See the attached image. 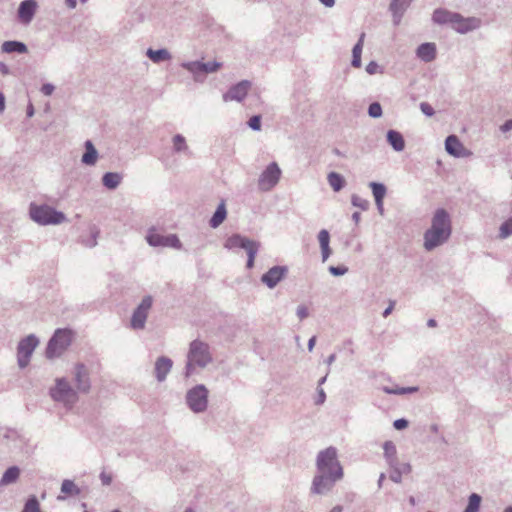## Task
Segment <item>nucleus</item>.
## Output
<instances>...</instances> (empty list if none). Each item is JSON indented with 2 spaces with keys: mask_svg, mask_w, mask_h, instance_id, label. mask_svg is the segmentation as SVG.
<instances>
[{
  "mask_svg": "<svg viewBox=\"0 0 512 512\" xmlns=\"http://www.w3.org/2000/svg\"><path fill=\"white\" fill-rule=\"evenodd\" d=\"M344 476L343 467L338 459L337 449L330 446L318 452L316 457V474L310 491L312 494L327 495L335 484Z\"/></svg>",
  "mask_w": 512,
  "mask_h": 512,
  "instance_id": "f257e3e1",
  "label": "nucleus"
},
{
  "mask_svg": "<svg viewBox=\"0 0 512 512\" xmlns=\"http://www.w3.org/2000/svg\"><path fill=\"white\" fill-rule=\"evenodd\" d=\"M452 233L451 219L445 209H437L432 217L431 226L423 235V246L426 251H432L435 248L446 243Z\"/></svg>",
  "mask_w": 512,
  "mask_h": 512,
  "instance_id": "f03ea898",
  "label": "nucleus"
},
{
  "mask_svg": "<svg viewBox=\"0 0 512 512\" xmlns=\"http://www.w3.org/2000/svg\"><path fill=\"white\" fill-rule=\"evenodd\" d=\"M213 361L210 347L207 343L201 340H193L189 345L187 353V362L184 371V377H191L195 368H205Z\"/></svg>",
  "mask_w": 512,
  "mask_h": 512,
  "instance_id": "7ed1b4c3",
  "label": "nucleus"
},
{
  "mask_svg": "<svg viewBox=\"0 0 512 512\" xmlns=\"http://www.w3.org/2000/svg\"><path fill=\"white\" fill-rule=\"evenodd\" d=\"M30 218L39 225H57L66 220L63 212L57 211L49 205H36L30 204L29 207Z\"/></svg>",
  "mask_w": 512,
  "mask_h": 512,
  "instance_id": "20e7f679",
  "label": "nucleus"
},
{
  "mask_svg": "<svg viewBox=\"0 0 512 512\" xmlns=\"http://www.w3.org/2000/svg\"><path fill=\"white\" fill-rule=\"evenodd\" d=\"M209 391L204 384H197L186 393L185 400L189 409L194 413H202L208 407Z\"/></svg>",
  "mask_w": 512,
  "mask_h": 512,
  "instance_id": "39448f33",
  "label": "nucleus"
},
{
  "mask_svg": "<svg viewBox=\"0 0 512 512\" xmlns=\"http://www.w3.org/2000/svg\"><path fill=\"white\" fill-rule=\"evenodd\" d=\"M71 343L70 332L66 329H57L48 341L46 357L53 359L62 355Z\"/></svg>",
  "mask_w": 512,
  "mask_h": 512,
  "instance_id": "423d86ee",
  "label": "nucleus"
},
{
  "mask_svg": "<svg viewBox=\"0 0 512 512\" xmlns=\"http://www.w3.org/2000/svg\"><path fill=\"white\" fill-rule=\"evenodd\" d=\"M181 66L193 75L196 82H203L205 75L218 71L222 67V63L218 61H210L206 63L201 61H191L183 62Z\"/></svg>",
  "mask_w": 512,
  "mask_h": 512,
  "instance_id": "0eeeda50",
  "label": "nucleus"
},
{
  "mask_svg": "<svg viewBox=\"0 0 512 512\" xmlns=\"http://www.w3.org/2000/svg\"><path fill=\"white\" fill-rule=\"evenodd\" d=\"M51 396L55 401L63 402L69 407H72L78 399L77 392L64 378L56 380L55 388L51 389Z\"/></svg>",
  "mask_w": 512,
  "mask_h": 512,
  "instance_id": "6e6552de",
  "label": "nucleus"
},
{
  "mask_svg": "<svg viewBox=\"0 0 512 512\" xmlns=\"http://www.w3.org/2000/svg\"><path fill=\"white\" fill-rule=\"evenodd\" d=\"M153 304V298L148 295L145 296L139 305L134 309L131 320H130V326L134 330H143L145 328L146 320L149 314V311Z\"/></svg>",
  "mask_w": 512,
  "mask_h": 512,
  "instance_id": "1a4fd4ad",
  "label": "nucleus"
},
{
  "mask_svg": "<svg viewBox=\"0 0 512 512\" xmlns=\"http://www.w3.org/2000/svg\"><path fill=\"white\" fill-rule=\"evenodd\" d=\"M281 177V169L276 162L270 163L260 174L258 179V187L261 191L272 190L279 182Z\"/></svg>",
  "mask_w": 512,
  "mask_h": 512,
  "instance_id": "9d476101",
  "label": "nucleus"
},
{
  "mask_svg": "<svg viewBox=\"0 0 512 512\" xmlns=\"http://www.w3.org/2000/svg\"><path fill=\"white\" fill-rule=\"evenodd\" d=\"M39 344L38 338L31 334L23 338L17 346V361L20 368H25L29 362L30 357Z\"/></svg>",
  "mask_w": 512,
  "mask_h": 512,
  "instance_id": "9b49d317",
  "label": "nucleus"
},
{
  "mask_svg": "<svg viewBox=\"0 0 512 512\" xmlns=\"http://www.w3.org/2000/svg\"><path fill=\"white\" fill-rule=\"evenodd\" d=\"M146 241L150 246L153 247H171L175 249L181 248V242L177 235L169 234L162 235L157 232V230L152 227L148 230L146 235Z\"/></svg>",
  "mask_w": 512,
  "mask_h": 512,
  "instance_id": "f8f14e48",
  "label": "nucleus"
},
{
  "mask_svg": "<svg viewBox=\"0 0 512 512\" xmlns=\"http://www.w3.org/2000/svg\"><path fill=\"white\" fill-rule=\"evenodd\" d=\"M482 26V20L478 17H463L457 13L452 29L459 34H467Z\"/></svg>",
  "mask_w": 512,
  "mask_h": 512,
  "instance_id": "ddd939ff",
  "label": "nucleus"
},
{
  "mask_svg": "<svg viewBox=\"0 0 512 512\" xmlns=\"http://www.w3.org/2000/svg\"><path fill=\"white\" fill-rule=\"evenodd\" d=\"M288 274L287 266L276 265L261 276V282L268 288H275Z\"/></svg>",
  "mask_w": 512,
  "mask_h": 512,
  "instance_id": "4468645a",
  "label": "nucleus"
},
{
  "mask_svg": "<svg viewBox=\"0 0 512 512\" xmlns=\"http://www.w3.org/2000/svg\"><path fill=\"white\" fill-rule=\"evenodd\" d=\"M445 150L449 155L457 158L472 155V152L464 147L456 135H449L445 139Z\"/></svg>",
  "mask_w": 512,
  "mask_h": 512,
  "instance_id": "2eb2a0df",
  "label": "nucleus"
},
{
  "mask_svg": "<svg viewBox=\"0 0 512 512\" xmlns=\"http://www.w3.org/2000/svg\"><path fill=\"white\" fill-rule=\"evenodd\" d=\"M250 88L251 82L248 80H242L230 87V89L223 95V100L225 102L232 100L241 102L246 97Z\"/></svg>",
  "mask_w": 512,
  "mask_h": 512,
  "instance_id": "dca6fc26",
  "label": "nucleus"
},
{
  "mask_svg": "<svg viewBox=\"0 0 512 512\" xmlns=\"http://www.w3.org/2000/svg\"><path fill=\"white\" fill-rule=\"evenodd\" d=\"M37 10V2L35 0H24L20 3L17 11L19 21L28 25L33 20Z\"/></svg>",
  "mask_w": 512,
  "mask_h": 512,
  "instance_id": "f3484780",
  "label": "nucleus"
},
{
  "mask_svg": "<svg viewBox=\"0 0 512 512\" xmlns=\"http://www.w3.org/2000/svg\"><path fill=\"white\" fill-rule=\"evenodd\" d=\"M74 381L79 392L87 393L90 390L89 373L84 364L78 363L75 366Z\"/></svg>",
  "mask_w": 512,
  "mask_h": 512,
  "instance_id": "a211bd4d",
  "label": "nucleus"
},
{
  "mask_svg": "<svg viewBox=\"0 0 512 512\" xmlns=\"http://www.w3.org/2000/svg\"><path fill=\"white\" fill-rule=\"evenodd\" d=\"M173 361L166 356H160L156 359L154 366V374L158 382H164L170 373Z\"/></svg>",
  "mask_w": 512,
  "mask_h": 512,
  "instance_id": "6ab92c4d",
  "label": "nucleus"
},
{
  "mask_svg": "<svg viewBox=\"0 0 512 512\" xmlns=\"http://www.w3.org/2000/svg\"><path fill=\"white\" fill-rule=\"evenodd\" d=\"M411 0H391L389 5V10L393 16V22L395 25H398L407 10L410 6Z\"/></svg>",
  "mask_w": 512,
  "mask_h": 512,
  "instance_id": "aec40b11",
  "label": "nucleus"
},
{
  "mask_svg": "<svg viewBox=\"0 0 512 512\" xmlns=\"http://www.w3.org/2000/svg\"><path fill=\"white\" fill-rule=\"evenodd\" d=\"M457 15V12H452L447 9L438 8L434 10L432 15V20L434 23L439 25H450L451 28L453 27L455 17Z\"/></svg>",
  "mask_w": 512,
  "mask_h": 512,
  "instance_id": "412c9836",
  "label": "nucleus"
},
{
  "mask_svg": "<svg viewBox=\"0 0 512 512\" xmlns=\"http://www.w3.org/2000/svg\"><path fill=\"white\" fill-rule=\"evenodd\" d=\"M416 55L426 63L432 62L436 58V45L430 42L422 43L418 46Z\"/></svg>",
  "mask_w": 512,
  "mask_h": 512,
  "instance_id": "4be33fe9",
  "label": "nucleus"
},
{
  "mask_svg": "<svg viewBox=\"0 0 512 512\" xmlns=\"http://www.w3.org/2000/svg\"><path fill=\"white\" fill-rule=\"evenodd\" d=\"M253 241L254 240H251L240 234H233L227 238V240L224 243V247L226 249L241 248L246 250L248 246L252 244Z\"/></svg>",
  "mask_w": 512,
  "mask_h": 512,
  "instance_id": "5701e85b",
  "label": "nucleus"
},
{
  "mask_svg": "<svg viewBox=\"0 0 512 512\" xmlns=\"http://www.w3.org/2000/svg\"><path fill=\"white\" fill-rule=\"evenodd\" d=\"M85 146V152L82 156V163L85 165L93 166L95 165L97 158H98V152L93 145L92 141L87 140L84 144Z\"/></svg>",
  "mask_w": 512,
  "mask_h": 512,
  "instance_id": "b1692460",
  "label": "nucleus"
},
{
  "mask_svg": "<svg viewBox=\"0 0 512 512\" xmlns=\"http://www.w3.org/2000/svg\"><path fill=\"white\" fill-rule=\"evenodd\" d=\"M387 142L397 152H401L405 148L404 138L402 134L396 130H389L387 132Z\"/></svg>",
  "mask_w": 512,
  "mask_h": 512,
  "instance_id": "393cba45",
  "label": "nucleus"
},
{
  "mask_svg": "<svg viewBox=\"0 0 512 512\" xmlns=\"http://www.w3.org/2000/svg\"><path fill=\"white\" fill-rule=\"evenodd\" d=\"M146 56L154 63H160L163 61H169L171 60L172 56L170 52L165 49L161 48L158 50H154L152 48H148L146 51Z\"/></svg>",
  "mask_w": 512,
  "mask_h": 512,
  "instance_id": "a878e982",
  "label": "nucleus"
},
{
  "mask_svg": "<svg viewBox=\"0 0 512 512\" xmlns=\"http://www.w3.org/2000/svg\"><path fill=\"white\" fill-rule=\"evenodd\" d=\"M2 52L4 53H19L24 54L28 51L27 46L25 43L16 41V40H10L5 41L1 46Z\"/></svg>",
  "mask_w": 512,
  "mask_h": 512,
  "instance_id": "bb28decb",
  "label": "nucleus"
},
{
  "mask_svg": "<svg viewBox=\"0 0 512 512\" xmlns=\"http://www.w3.org/2000/svg\"><path fill=\"white\" fill-rule=\"evenodd\" d=\"M226 216H227L226 206H225L224 201H222L216 208L211 219L209 220L210 227H212V228L219 227L226 219Z\"/></svg>",
  "mask_w": 512,
  "mask_h": 512,
  "instance_id": "cd10ccee",
  "label": "nucleus"
},
{
  "mask_svg": "<svg viewBox=\"0 0 512 512\" xmlns=\"http://www.w3.org/2000/svg\"><path fill=\"white\" fill-rule=\"evenodd\" d=\"M122 175L117 172H106L102 177V184L109 190L116 189L121 181Z\"/></svg>",
  "mask_w": 512,
  "mask_h": 512,
  "instance_id": "c85d7f7f",
  "label": "nucleus"
},
{
  "mask_svg": "<svg viewBox=\"0 0 512 512\" xmlns=\"http://www.w3.org/2000/svg\"><path fill=\"white\" fill-rule=\"evenodd\" d=\"M364 38H365V33H361L357 43L354 45L353 49H352V61H351V65L355 68H360L361 67V54H362V49H363V45H364Z\"/></svg>",
  "mask_w": 512,
  "mask_h": 512,
  "instance_id": "c756f323",
  "label": "nucleus"
},
{
  "mask_svg": "<svg viewBox=\"0 0 512 512\" xmlns=\"http://www.w3.org/2000/svg\"><path fill=\"white\" fill-rule=\"evenodd\" d=\"M20 476V469L17 466L9 467L0 479V487L15 483Z\"/></svg>",
  "mask_w": 512,
  "mask_h": 512,
  "instance_id": "7c9ffc66",
  "label": "nucleus"
},
{
  "mask_svg": "<svg viewBox=\"0 0 512 512\" xmlns=\"http://www.w3.org/2000/svg\"><path fill=\"white\" fill-rule=\"evenodd\" d=\"M384 449V456L386 458V461L390 467H394V465L397 464V457H396V446L391 441H386L383 444Z\"/></svg>",
  "mask_w": 512,
  "mask_h": 512,
  "instance_id": "2f4dec72",
  "label": "nucleus"
},
{
  "mask_svg": "<svg viewBox=\"0 0 512 512\" xmlns=\"http://www.w3.org/2000/svg\"><path fill=\"white\" fill-rule=\"evenodd\" d=\"M327 180H328L329 185L335 192H339L345 186L344 177L337 172H330L327 175Z\"/></svg>",
  "mask_w": 512,
  "mask_h": 512,
  "instance_id": "473e14b6",
  "label": "nucleus"
},
{
  "mask_svg": "<svg viewBox=\"0 0 512 512\" xmlns=\"http://www.w3.org/2000/svg\"><path fill=\"white\" fill-rule=\"evenodd\" d=\"M61 493L68 496H78L81 490L72 480L65 479L61 484Z\"/></svg>",
  "mask_w": 512,
  "mask_h": 512,
  "instance_id": "72a5a7b5",
  "label": "nucleus"
},
{
  "mask_svg": "<svg viewBox=\"0 0 512 512\" xmlns=\"http://www.w3.org/2000/svg\"><path fill=\"white\" fill-rule=\"evenodd\" d=\"M382 390L387 394L404 395V394H411V393L417 392L418 387H415V386H413V387H398L396 385L393 387L384 386L382 388Z\"/></svg>",
  "mask_w": 512,
  "mask_h": 512,
  "instance_id": "f704fd0d",
  "label": "nucleus"
},
{
  "mask_svg": "<svg viewBox=\"0 0 512 512\" xmlns=\"http://www.w3.org/2000/svg\"><path fill=\"white\" fill-rule=\"evenodd\" d=\"M260 243L257 241H253L251 245L245 250L248 256L246 267L251 269L254 267L255 257L259 251Z\"/></svg>",
  "mask_w": 512,
  "mask_h": 512,
  "instance_id": "c9c22d12",
  "label": "nucleus"
},
{
  "mask_svg": "<svg viewBox=\"0 0 512 512\" xmlns=\"http://www.w3.org/2000/svg\"><path fill=\"white\" fill-rule=\"evenodd\" d=\"M369 187L372 190V194L375 201L384 200L387 189L386 186L379 182H370Z\"/></svg>",
  "mask_w": 512,
  "mask_h": 512,
  "instance_id": "e433bc0d",
  "label": "nucleus"
},
{
  "mask_svg": "<svg viewBox=\"0 0 512 512\" xmlns=\"http://www.w3.org/2000/svg\"><path fill=\"white\" fill-rule=\"evenodd\" d=\"M480 503L481 496L476 493H472L469 496L468 505L466 506L464 512H478L480 508Z\"/></svg>",
  "mask_w": 512,
  "mask_h": 512,
  "instance_id": "4c0bfd02",
  "label": "nucleus"
},
{
  "mask_svg": "<svg viewBox=\"0 0 512 512\" xmlns=\"http://www.w3.org/2000/svg\"><path fill=\"white\" fill-rule=\"evenodd\" d=\"M22 512H41L40 504L36 496L33 495L27 499Z\"/></svg>",
  "mask_w": 512,
  "mask_h": 512,
  "instance_id": "58836bf2",
  "label": "nucleus"
},
{
  "mask_svg": "<svg viewBox=\"0 0 512 512\" xmlns=\"http://www.w3.org/2000/svg\"><path fill=\"white\" fill-rule=\"evenodd\" d=\"M512 235V217L503 222L499 229V238L506 239Z\"/></svg>",
  "mask_w": 512,
  "mask_h": 512,
  "instance_id": "ea45409f",
  "label": "nucleus"
},
{
  "mask_svg": "<svg viewBox=\"0 0 512 512\" xmlns=\"http://www.w3.org/2000/svg\"><path fill=\"white\" fill-rule=\"evenodd\" d=\"M173 148L175 152H182L188 149L185 138L181 134L173 137Z\"/></svg>",
  "mask_w": 512,
  "mask_h": 512,
  "instance_id": "a19ab883",
  "label": "nucleus"
},
{
  "mask_svg": "<svg viewBox=\"0 0 512 512\" xmlns=\"http://www.w3.org/2000/svg\"><path fill=\"white\" fill-rule=\"evenodd\" d=\"M351 203L353 206L358 207L363 211H366L369 208V202L357 194L352 195Z\"/></svg>",
  "mask_w": 512,
  "mask_h": 512,
  "instance_id": "79ce46f5",
  "label": "nucleus"
},
{
  "mask_svg": "<svg viewBox=\"0 0 512 512\" xmlns=\"http://www.w3.org/2000/svg\"><path fill=\"white\" fill-rule=\"evenodd\" d=\"M382 107L379 102H373L368 107V115L371 118H380L382 116Z\"/></svg>",
  "mask_w": 512,
  "mask_h": 512,
  "instance_id": "37998d69",
  "label": "nucleus"
},
{
  "mask_svg": "<svg viewBox=\"0 0 512 512\" xmlns=\"http://www.w3.org/2000/svg\"><path fill=\"white\" fill-rule=\"evenodd\" d=\"M318 241L321 247H328L330 243V234L326 229L320 230L318 233Z\"/></svg>",
  "mask_w": 512,
  "mask_h": 512,
  "instance_id": "c03bdc74",
  "label": "nucleus"
},
{
  "mask_svg": "<svg viewBox=\"0 0 512 512\" xmlns=\"http://www.w3.org/2000/svg\"><path fill=\"white\" fill-rule=\"evenodd\" d=\"M249 127L254 131H259L261 129V116L254 115L248 121Z\"/></svg>",
  "mask_w": 512,
  "mask_h": 512,
  "instance_id": "a18cd8bd",
  "label": "nucleus"
},
{
  "mask_svg": "<svg viewBox=\"0 0 512 512\" xmlns=\"http://www.w3.org/2000/svg\"><path fill=\"white\" fill-rule=\"evenodd\" d=\"M329 272L333 276H342L348 272V267H346V266H330Z\"/></svg>",
  "mask_w": 512,
  "mask_h": 512,
  "instance_id": "49530a36",
  "label": "nucleus"
},
{
  "mask_svg": "<svg viewBox=\"0 0 512 512\" xmlns=\"http://www.w3.org/2000/svg\"><path fill=\"white\" fill-rule=\"evenodd\" d=\"M366 72L369 75L376 74L378 72H382L380 66L376 61H370L366 66Z\"/></svg>",
  "mask_w": 512,
  "mask_h": 512,
  "instance_id": "de8ad7c7",
  "label": "nucleus"
},
{
  "mask_svg": "<svg viewBox=\"0 0 512 512\" xmlns=\"http://www.w3.org/2000/svg\"><path fill=\"white\" fill-rule=\"evenodd\" d=\"M393 471L390 474V479L395 483H400L402 481V473L399 471V467L394 465V467H391Z\"/></svg>",
  "mask_w": 512,
  "mask_h": 512,
  "instance_id": "09e8293b",
  "label": "nucleus"
},
{
  "mask_svg": "<svg viewBox=\"0 0 512 512\" xmlns=\"http://www.w3.org/2000/svg\"><path fill=\"white\" fill-rule=\"evenodd\" d=\"M420 109L422 113L428 117H431L435 114L434 108L427 102L420 103Z\"/></svg>",
  "mask_w": 512,
  "mask_h": 512,
  "instance_id": "8fccbe9b",
  "label": "nucleus"
},
{
  "mask_svg": "<svg viewBox=\"0 0 512 512\" xmlns=\"http://www.w3.org/2000/svg\"><path fill=\"white\" fill-rule=\"evenodd\" d=\"M296 315L298 316L299 320H303L309 316V312L306 306L299 305L296 309Z\"/></svg>",
  "mask_w": 512,
  "mask_h": 512,
  "instance_id": "3c124183",
  "label": "nucleus"
},
{
  "mask_svg": "<svg viewBox=\"0 0 512 512\" xmlns=\"http://www.w3.org/2000/svg\"><path fill=\"white\" fill-rule=\"evenodd\" d=\"M326 400V393L323 388L317 387V398L315 400L316 405H322Z\"/></svg>",
  "mask_w": 512,
  "mask_h": 512,
  "instance_id": "603ef678",
  "label": "nucleus"
},
{
  "mask_svg": "<svg viewBox=\"0 0 512 512\" xmlns=\"http://www.w3.org/2000/svg\"><path fill=\"white\" fill-rule=\"evenodd\" d=\"M408 420L404 418L397 419L393 422V426L396 430H403L408 427Z\"/></svg>",
  "mask_w": 512,
  "mask_h": 512,
  "instance_id": "864d4df0",
  "label": "nucleus"
},
{
  "mask_svg": "<svg viewBox=\"0 0 512 512\" xmlns=\"http://www.w3.org/2000/svg\"><path fill=\"white\" fill-rule=\"evenodd\" d=\"M100 480L103 485L108 486L112 483V475L109 473H106L105 471H102L100 473Z\"/></svg>",
  "mask_w": 512,
  "mask_h": 512,
  "instance_id": "5fc2aeb1",
  "label": "nucleus"
},
{
  "mask_svg": "<svg viewBox=\"0 0 512 512\" xmlns=\"http://www.w3.org/2000/svg\"><path fill=\"white\" fill-rule=\"evenodd\" d=\"M54 89H55L54 85H52L50 83H46V84L42 85L41 92L45 96H50L54 92Z\"/></svg>",
  "mask_w": 512,
  "mask_h": 512,
  "instance_id": "6e6d98bb",
  "label": "nucleus"
},
{
  "mask_svg": "<svg viewBox=\"0 0 512 512\" xmlns=\"http://www.w3.org/2000/svg\"><path fill=\"white\" fill-rule=\"evenodd\" d=\"M98 233H99L98 230H96L95 228L92 229V231H91V239L86 243V246H89V247L96 246V244H97L96 238H97Z\"/></svg>",
  "mask_w": 512,
  "mask_h": 512,
  "instance_id": "4d7b16f0",
  "label": "nucleus"
},
{
  "mask_svg": "<svg viewBox=\"0 0 512 512\" xmlns=\"http://www.w3.org/2000/svg\"><path fill=\"white\" fill-rule=\"evenodd\" d=\"M397 466L399 467V471H401L402 474H408L411 471V466L408 463H399L397 461Z\"/></svg>",
  "mask_w": 512,
  "mask_h": 512,
  "instance_id": "13d9d810",
  "label": "nucleus"
},
{
  "mask_svg": "<svg viewBox=\"0 0 512 512\" xmlns=\"http://www.w3.org/2000/svg\"><path fill=\"white\" fill-rule=\"evenodd\" d=\"M331 253L332 251L330 249V246L321 247L322 261L325 262L330 257Z\"/></svg>",
  "mask_w": 512,
  "mask_h": 512,
  "instance_id": "bf43d9fd",
  "label": "nucleus"
},
{
  "mask_svg": "<svg viewBox=\"0 0 512 512\" xmlns=\"http://www.w3.org/2000/svg\"><path fill=\"white\" fill-rule=\"evenodd\" d=\"M394 306H395V301L391 300L389 302V306L383 311L382 315L384 318L388 317L392 313Z\"/></svg>",
  "mask_w": 512,
  "mask_h": 512,
  "instance_id": "052dcab7",
  "label": "nucleus"
},
{
  "mask_svg": "<svg viewBox=\"0 0 512 512\" xmlns=\"http://www.w3.org/2000/svg\"><path fill=\"white\" fill-rule=\"evenodd\" d=\"M510 130H512V119L506 120L501 126V131L503 132H508Z\"/></svg>",
  "mask_w": 512,
  "mask_h": 512,
  "instance_id": "680f3d73",
  "label": "nucleus"
},
{
  "mask_svg": "<svg viewBox=\"0 0 512 512\" xmlns=\"http://www.w3.org/2000/svg\"><path fill=\"white\" fill-rule=\"evenodd\" d=\"M377 210L380 215H384V206H383V200L375 201Z\"/></svg>",
  "mask_w": 512,
  "mask_h": 512,
  "instance_id": "e2e57ef3",
  "label": "nucleus"
},
{
  "mask_svg": "<svg viewBox=\"0 0 512 512\" xmlns=\"http://www.w3.org/2000/svg\"><path fill=\"white\" fill-rule=\"evenodd\" d=\"M315 343H316V336H312L309 341H308V344H307V347H308V350L309 351H312L314 346H315Z\"/></svg>",
  "mask_w": 512,
  "mask_h": 512,
  "instance_id": "0e129e2a",
  "label": "nucleus"
},
{
  "mask_svg": "<svg viewBox=\"0 0 512 512\" xmlns=\"http://www.w3.org/2000/svg\"><path fill=\"white\" fill-rule=\"evenodd\" d=\"M0 72H1V74H3V75H7V74H9V72H10L9 67H8L6 64L1 63V64H0Z\"/></svg>",
  "mask_w": 512,
  "mask_h": 512,
  "instance_id": "69168bd1",
  "label": "nucleus"
},
{
  "mask_svg": "<svg viewBox=\"0 0 512 512\" xmlns=\"http://www.w3.org/2000/svg\"><path fill=\"white\" fill-rule=\"evenodd\" d=\"M326 7H333L335 0H319Z\"/></svg>",
  "mask_w": 512,
  "mask_h": 512,
  "instance_id": "338daca9",
  "label": "nucleus"
},
{
  "mask_svg": "<svg viewBox=\"0 0 512 512\" xmlns=\"http://www.w3.org/2000/svg\"><path fill=\"white\" fill-rule=\"evenodd\" d=\"M329 512H343V507L340 505H336Z\"/></svg>",
  "mask_w": 512,
  "mask_h": 512,
  "instance_id": "774afa93",
  "label": "nucleus"
}]
</instances>
